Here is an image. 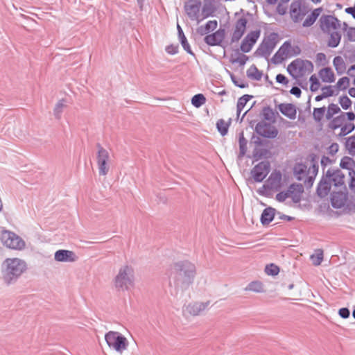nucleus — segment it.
<instances>
[{"label": "nucleus", "instance_id": "1", "mask_svg": "<svg viewBox=\"0 0 355 355\" xmlns=\"http://www.w3.org/2000/svg\"><path fill=\"white\" fill-rule=\"evenodd\" d=\"M3 265V279L7 284L16 280L27 270L26 262L17 257L6 259Z\"/></svg>", "mask_w": 355, "mask_h": 355}, {"label": "nucleus", "instance_id": "2", "mask_svg": "<svg viewBox=\"0 0 355 355\" xmlns=\"http://www.w3.org/2000/svg\"><path fill=\"white\" fill-rule=\"evenodd\" d=\"M114 286L121 291H127L135 284L134 269L128 265L121 267L114 279Z\"/></svg>", "mask_w": 355, "mask_h": 355}, {"label": "nucleus", "instance_id": "3", "mask_svg": "<svg viewBox=\"0 0 355 355\" xmlns=\"http://www.w3.org/2000/svg\"><path fill=\"white\" fill-rule=\"evenodd\" d=\"M318 167L315 164L309 168L303 164H297L294 166L293 173L297 180L303 181L304 186L311 187L318 173Z\"/></svg>", "mask_w": 355, "mask_h": 355}, {"label": "nucleus", "instance_id": "4", "mask_svg": "<svg viewBox=\"0 0 355 355\" xmlns=\"http://www.w3.org/2000/svg\"><path fill=\"white\" fill-rule=\"evenodd\" d=\"M313 65L311 61L297 58L287 67L289 74L294 78H302L313 71Z\"/></svg>", "mask_w": 355, "mask_h": 355}, {"label": "nucleus", "instance_id": "5", "mask_svg": "<svg viewBox=\"0 0 355 355\" xmlns=\"http://www.w3.org/2000/svg\"><path fill=\"white\" fill-rule=\"evenodd\" d=\"M191 275H197L196 265L188 261H178L174 262L170 268V279L172 277H184Z\"/></svg>", "mask_w": 355, "mask_h": 355}, {"label": "nucleus", "instance_id": "6", "mask_svg": "<svg viewBox=\"0 0 355 355\" xmlns=\"http://www.w3.org/2000/svg\"><path fill=\"white\" fill-rule=\"evenodd\" d=\"M197 275L184 277H172L169 280V286L173 288L176 294L189 293L193 289Z\"/></svg>", "mask_w": 355, "mask_h": 355}, {"label": "nucleus", "instance_id": "7", "mask_svg": "<svg viewBox=\"0 0 355 355\" xmlns=\"http://www.w3.org/2000/svg\"><path fill=\"white\" fill-rule=\"evenodd\" d=\"M105 341L110 348L122 354L128 349V340L121 333L110 331L105 335Z\"/></svg>", "mask_w": 355, "mask_h": 355}, {"label": "nucleus", "instance_id": "8", "mask_svg": "<svg viewBox=\"0 0 355 355\" xmlns=\"http://www.w3.org/2000/svg\"><path fill=\"white\" fill-rule=\"evenodd\" d=\"M0 241L9 249L21 250L25 247V242L18 235L8 230H3L0 232Z\"/></svg>", "mask_w": 355, "mask_h": 355}, {"label": "nucleus", "instance_id": "9", "mask_svg": "<svg viewBox=\"0 0 355 355\" xmlns=\"http://www.w3.org/2000/svg\"><path fill=\"white\" fill-rule=\"evenodd\" d=\"M277 42V34L272 33L266 37L259 48L256 51V53L259 56L267 57L270 55Z\"/></svg>", "mask_w": 355, "mask_h": 355}, {"label": "nucleus", "instance_id": "10", "mask_svg": "<svg viewBox=\"0 0 355 355\" xmlns=\"http://www.w3.org/2000/svg\"><path fill=\"white\" fill-rule=\"evenodd\" d=\"M254 142L257 144L253 152V156L256 159H266L271 157L270 149L272 145L269 141H261L257 138Z\"/></svg>", "mask_w": 355, "mask_h": 355}, {"label": "nucleus", "instance_id": "11", "mask_svg": "<svg viewBox=\"0 0 355 355\" xmlns=\"http://www.w3.org/2000/svg\"><path fill=\"white\" fill-rule=\"evenodd\" d=\"M307 13L308 10L301 0H295L291 3L290 16L293 22L298 23L301 21Z\"/></svg>", "mask_w": 355, "mask_h": 355}, {"label": "nucleus", "instance_id": "12", "mask_svg": "<svg viewBox=\"0 0 355 355\" xmlns=\"http://www.w3.org/2000/svg\"><path fill=\"white\" fill-rule=\"evenodd\" d=\"M96 162L100 175L105 176L108 173L110 168V154L108 151L102 147H99Z\"/></svg>", "mask_w": 355, "mask_h": 355}, {"label": "nucleus", "instance_id": "13", "mask_svg": "<svg viewBox=\"0 0 355 355\" xmlns=\"http://www.w3.org/2000/svg\"><path fill=\"white\" fill-rule=\"evenodd\" d=\"M320 28L324 33L341 30L340 21L334 16L323 15L320 19Z\"/></svg>", "mask_w": 355, "mask_h": 355}, {"label": "nucleus", "instance_id": "14", "mask_svg": "<svg viewBox=\"0 0 355 355\" xmlns=\"http://www.w3.org/2000/svg\"><path fill=\"white\" fill-rule=\"evenodd\" d=\"M255 130L257 134L266 138H275L278 134V130L275 125L265 121L257 123Z\"/></svg>", "mask_w": 355, "mask_h": 355}, {"label": "nucleus", "instance_id": "15", "mask_svg": "<svg viewBox=\"0 0 355 355\" xmlns=\"http://www.w3.org/2000/svg\"><path fill=\"white\" fill-rule=\"evenodd\" d=\"M270 171V164L268 162H261L256 165L252 170L251 174L256 182H261Z\"/></svg>", "mask_w": 355, "mask_h": 355}, {"label": "nucleus", "instance_id": "16", "mask_svg": "<svg viewBox=\"0 0 355 355\" xmlns=\"http://www.w3.org/2000/svg\"><path fill=\"white\" fill-rule=\"evenodd\" d=\"M326 175H329V182L331 186L335 187L344 186L345 175L339 169L329 168L327 170Z\"/></svg>", "mask_w": 355, "mask_h": 355}, {"label": "nucleus", "instance_id": "17", "mask_svg": "<svg viewBox=\"0 0 355 355\" xmlns=\"http://www.w3.org/2000/svg\"><path fill=\"white\" fill-rule=\"evenodd\" d=\"M201 2L199 0H189L185 6V11L191 19L198 20Z\"/></svg>", "mask_w": 355, "mask_h": 355}, {"label": "nucleus", "instance_id": "18", "mask_svg": "<svg viewBox=\"0 0 355 355\" xmlns=\"http://www.w3.org/2000/svg\"><path fill=\"white\" fill-rule=\"evenodd\" d=\"M209 305V302H195L189 304L185 308V312L192 316L200 315L202 313Z\"/></svg>", "mask_w": 355, "mask_h": 355}, {"label": "nucleus", "instance_id": "19", "mask_svg": "<svg viewBox=\"0 0 355 355\" xmlns=\"http://www.w3.org/2000/svg\"><path fill=\"white\" fill-rule=\"evenodd\" d=\"M289 198L293 202H299L301 200L302 193L304 191V187L301 184H293L286 190Z\"/></svg>", "mask_w": 355, "mask_h": 355}, {"label": "nucleus", "instance_id": "20", "mask_svg": "<svg viewBox=\"0 0 355 355\" xmlns=\"http://www.w3.org/2000/svg\"><path fill=\"white\" fill-rule=\"evenodd\" d=\"M292 45L289 42H285L279 48L277 53L274 55L273 59L277 62H281L287 57L292 56Z\"/></svg>", "mask_w": 355, "mask_h": 355}, {"label": "nucleus", "instance_id": "21", "mask_svg": "<svg viewBox=\"0 0 355 355\" xmlns=\"http://www.w3.org/2000/svg\"><path fill=\"white\" fill-rule=\"evenodd\" d=\"M331 187V182H329V175H325L318 184L317 188L318 195L320 197H325L328 195Z\"/></svg>", "mask_w": 355, "mask_h": 355}, {"label": "nucleus", "instance_id": "22", "mask_svg": "<svg viewBox=\"0 0 355 355\" xmlns=\"http://www.w3.org/2000/svg\"><path fill=\"white\" fill-rule=\"evenodd\" d=\"M278 108L282 114L288 119H295L296 118L297 110L294 105L291 103H281L279 105Z\"/></svg>", "mask_w": 355, "mask_h": 355}, {"label": "nucleus", "instance_id": "23", "mask_svg": "<svg viewBox=\"0 0 355 355\" xmlns=\"http://www.w3.org/2000/svg\"><path fill=\"white\" fill-rule=\"evenodd\" d=\"M76 256L72 251L60 250L55 253V259L61 262H72L76 261Z\"/></svg>", "mask_w": 355, "mask_h": 355}, {"label": "nucleus", "instance_id": "24", "mask_svg": "<svg viewBox=\"0 0 355 355\" xmlns=\"http://www.w3.org/2000/svg\"><path fill=\"white\" fill-rule=\"evenodd\" d=\"M224 38L225 31L220 29L213 34L207 35L205 38V40L209 45H217L223 42Z\"/></svg>", "mask_w": 355, "mask_h": 355}, {"label": "nucleus", "instance_id": "25", "mask_svg": "<svg viewBox=\"0 0 355 355\" xmlns=\"http://www.w3.org/2000/svg\"><path fill=\"white\" fill-rule=\"evenodd\" d=\"M261 31L256 29L245 36V53L249 52L260 37Z\"/></svg>", "mask_w": 355, "mask_h": 355}, {"label": "nucleus", "instance_id": "26", "mask_svg": "<svg viewBox=\"0 0 355 355\" xmlns=\"http://www.w3.org/2000/svg\"><path fill=\"white\" fill-rule=\"evenodd\" d=\"M232 123L231 118L219 119L216 123V128L221 136H225L228 132V129Z\"/></svg>", "mask_w": 355, "mask_h": 355}, {"label": "nucleus", "instance_id": "27", "mask_svg": "<svg viewBox=\"0 0 355 355\" xmlns=\"http://www.w3.org/2000/svg\"><path fill=\"white\" fill-rule=\"evenodd\" d=\"M282 182V174L279 172L272 173L267 180L268 186L272 189L280 188Z\"/></svg>", "mask_w": 355, "mask_h": 355}, {"label": "nucleus", "instance_id": "28", "mask_svg": "<svg viewBox=\"0 0 355 355\" xmlns=\"http://www.w3.org/2000/svg\"><path fill=\"white\" fill-rule=\"evenodd\" d=\"M331 205L335 208L344 206L346 200L345 195L342 192H334L331 196Z\"/></svg>", "mask_w": 355, "mask_h": 355}, {"label": "nucleus", "instance_id": "29", "mask_svg": "<svg viewBox=\"0 0 355 355\" xmlns=\"http://www.w3.org/2000/svg\"><path fill=\"white\" fill-rule=\"evenodd\" d=\"M244 33V19L238 20L232 35V42H238Z\"/></svg>", "mask_w": 355, "mask_h": 355}, {"label": "nucleus", "instance_id": "30", "mask_svg": "<svg viewBox=\"0 0 355 355\" xmlns=\"http://www.w3.org/2000/svg\"><path fill=\"white\" fill-rule=\"evenodd\" d=\"M275 209L272 207L266 208L261 216V222L263 225L269 224L274 218Z\"/></svg>", "mask_w": 355, "mask_h": 355}, {"label": "nucleus", "instance_id": "31", "mask_svg": "<svg viewBox=\"0 0 355 355\" xmlns=\"http://www.w3.org/2000/svg\"><path fill=\"white\" fill-rule=\"evenodd\" d=\"M319 76L325 83H333L335 80L334 73L331 68L325 67L319 71Z\"/></svg>", "mask_w": 355, "mask_h": 355}, {"label": "nucleus", "instance_id": "32", "mask_svg": "<svg viewBox=\"0 0 355 355\" xmlns=\"http://www.w3.org/2000/svg\"><path fill=\"white\" fill-rule=\"evenodd\" d=\"M328 33L330 35L328 46L333 48L338 46L341 40V31L337 30Z\"/></svg>", "mask_w": 355, "mask_h": 355}, {"label": "nucleus", "instance_id": "33", "mask_svg": "<svg viewBox=\"0 0 355 355\" xmlns=\"http://www.w3.org/2000/svg\"><path fill=\"white\" fill-rule=\"evenodd\" d=\"M345 122L346 121L344 118V115L340 113L339 116L331 119L328 126L331 130H336L338 128H341Z\"/></svg>", "mask_w": 355, "mask_h": 355}, {"label": "nucleus", "instance_id": "34", "mask_svg": "<svg viewBox=\"0 0 355 355\" xmlns=\"http://www.w3.org/2000/svg\"><path fill=\"white\" fill-rule=\"evenodd\" d=\"M321 10L319 8L315 9L311 15H309L306 19L304 21L302 26L304 27H309L312 26L315 21H316L317 18L320 14Z\"/></svg>", "mask_w": 355, "mask_h": 355}, {"label": "nucleus", "instance_id": "35", "mask_svg": "<svg viewBox=\"0 0 355 355\" xmlns=\"http://www.w3.org/2000/svg\"><path fill=\"white\" fill-rule=\"evenodd\" d=\"M217 21L216 20L209 21L205 26H200L198 28V32L201 35H205L210 31L215 30L217 28Z\"/></svg>", "mask_w": 355, "mask_h": 355}, {"label": "nucleus", "instance_id": "36", "mask_svg": "<svg viewBox=\"0 0 355 355\" xmlns=\"http://www.w3.org/2000/svg\"><path fill=\"white\" fill-rule=\"evenodd\" d=\"M247 76L252 80H259L262 77V73L255 66L252 65L247 70Z\"/></svg>", "mask_w": 355, "mask_h": 355}, {"label": "nucleus", "instance_id": "37", "mask_svg": "<svg viewBox=\"0 0 355 355\" xmlns=\"http://www.w3.org/2000/svg\"><path fill=\"white\" fill-rule=\"evenodd\" d=\"M339 112H340L339 106L336 104L331 103L327 107L325 117L327 120H331L335 114Z\"/></svg>", "mask_w": 355, "mask_h": 355}, {"label": "nucleus", "instance_id": "38", "mask_svg": "<svg viewBox=\"0 0 355 355\" xmlns=\"http://www.w3.org/2000/svg\"><path fill=\"white\" fill-rule=\"evenodd\" d=\"M334 66L338 73H343L345 71V64L340 56H336L333 60Z\"/></svg>", "mask_w": 355, "mask_h": 355}, {"label": "nucleus", "instance_id": "39", "mask_svg": "<svg viewBox=\"0 0 355 355\" xmlns=\"http://www.w3.org/2000/svg\"><path fill=\"white\" fill-rule=\"evenodd\" d=\"M326 114V107L314 108L313 111V117L316 122H320Z\"/></svg>", "mask_w": 355, "mask_h": 355}, {"label": "nucleus", "instance_id": "40", "mask_svg": "<svg viewBox=\"0 0 355 355\" xmlns=\"http://www.w3.org/2000/svg\"><path fill=\"white\" fill-rule=\"evenodd\" d=\"M206 102V98L203 94H199L193 96L191 98V103L196 107H200Z\"/></svg>", "mask_w": 355, "mask_h": 355}, {"label": "nucleus", "instance_id": "41", "mask_svg": "<svg viewBox=\"0 0 355 355\" xmlns=\"http://www.w3.org/2000/svg\"><path fill=\"white\" fill-rule=\"evenodd\" d=\"M354 165V160L349 157H344L340 160V166L342 168L352 170Z\"/></svg>", "mask_w": 355, "mask_h": 355}, {"label": "nucleus", "instance_id": "42", "mask_svg": "<svg viewBox=\"0 0 355 355\" xmlns=\"http://www.w3.org/2000/svg\"><path fill=\"white\" fill-rule=\"evenodd\" d=\"M355 128V125L353 123H345L342 128H340V132L339 133L340 136H345L349 133L352 132Z\"/></svg>", "mask_w": 355, "mask_h": 355}, {"label": "nucleus", "instance_id": "43", "mask_svg": "<svg viewBox=\"0 0 355 355\" xmlns=\"http://www.w3.org/2000/svg\"><path fill=\"white\" fill-rule=\"evenodd\" d=\"M311 259L315 266L320 265L323 260V252L322 250H318L315 254L311 256Z\"/></svg>", "mask_w": 355, "mask_h": 355}, {"label": "nucleus", "instance_id": "44", "mask_svg": "<svg viewBox=\"0 0 355 355\" xmlns=\"http://www.w3.org/2000/svg\"><path fill=\"white\" fill-rule=\"evenodd\" d=\"M345 146L351 155H355V136L347 138Z\"/></svg>", "mask_w": 355, "mask_h": 355}, {"label": "nucleus", "instance_id": "45", "mask_svg": "<svg viewBox=\"0 0 355 355\" xmlns=\"http://www.w3.org/2000/svg\"><path fill=\"white\" fill-rule=\"evenodd\" d=\"M349 85V79L347 77H343L338 80L336 85L334 86L338 90H344Z\"/></svg>", "mask_w": 355, "mask_h": 355}, {"label": "nucleus", "instance_id": "46", "mask_svg": "<svg viewBox=\"0 0 355 355\" xmlns=\"http://www.w3.org/2000/svg\"><path fill=\"white\" fill-rule=\"evenodd\" d=\"M265 272L268 275H277L279 272V268L278 266L273 263H270L267 265L265 268Z\"/></svg>", "mask_w": 355, "mask_h": 355}, {"label": "nucleus", "instance_id": "47", "mask_svg": "<svg viewBox=\"0 0 355 355\" xmlns=\"http://www.w3.org/2000/svg\"><path fill=\"white\" fill-rule=\"evenodd\" d=\"M231 78L235 85L241 88L244 87V80L238 76L236 71L231 74Z\"/></svg>", "mask_w": 355, "mask_h": 355}, {"label": "nucleus", "instance_id": "48", "mask_svg": "<svg viewBox=\"0 0 355 355\" xmlns=\"http://www.w3.org/2000/svg\"><path fill=\"white\" fill-rule=\"evenodd\" d=\"M248 289L254 292L260 293L263 291V285L259 282H253L248 286Z\"/></svg>", "mask_w": 355, "mask_h": 355}, {"label": "nucleus", "instance_id": "49", "mask_svg": "<svg viewBox=\"0 0 355 355\" xmlns=\"http://www.w3.org/2000/svg\"><path fill=\"white\" fill-rule=\"evenodd\" d=\"M339 103L344 110H347L352 105V101L347 96H344L340 97Z\"/></svg>", "mask_w": 355, "mask_h": 355}, {"label": "nucleus", "instance_id": "50", "mask_svg": "<svg viewBox=\"0 0 355 355\" xmlns=\"http://www.w3.org/2000/svg\"><path fill=\"white\" fill-rule=\"evenodd\" d=\"M334 89H335V87L331 86V85L322 87L321 90H322L323 96H324L325 98H327V97L332 96L333 95H334Z\"/></svg>", "mask_w": 355, "mask_h": 355}, {"label": "nucleus", "instance_id": "51", "mask_svg": "<svg viewBox=\"0 0 355 355\" xmlns=\"http://www.w3.org/2000/svg\"><path fill=\"white\" fill-rule=\"evenodd\" d=\"M310 82H311V90L312 92L317 91L320 87V82L317 77L314 75L311 76L310 77Z\"/></svg>", "mask_w": 355, "mask_h": 355}, {"label": "nucleus", "instance_id": "52", "mask_svg": "<svg viewBox=\"0 0 355 355\" xmlns=\"http://www.w3.org/2000/svg\"><path fill=\"white\" fill-rule=\"evenodd\" d=\"M66 107V101L64 99L59 101L55 105L54 112L56 114H60L64 107Z\"/></svg>", "mask_w": 355, "mask_h": 355}, {"label": "nucleus", "instance_id": "53", "mask_svg": "<svg viewBox=\"0 0 355 355\" xmlns=\"http://www.w3.org/2000/svg\"><path fill=\"white\" fill-rule=\"evenodd\" d=\"M287 3H283L282 1L279 2V4L277 6V12L280 15H284L286 13L287 11Z\"/></svg>", "mask_w": 355, "mask_h": 355}, {"label": "nucleus", "instance_id": "54", "mask_svg": "<svg viewBox=\"0 0 355 355\" xmlns=\"http://www.w3.org/2000/svg\"><path fill=\"white\" fill-rule=\"evenodd\" d=\"M244 108V96H241L239 98L238 103H237V116L238 118L240 117L241 112Z\"/></svg>", "mask_w": 355, "mask_h": 355}, {"label": "nucleus", "instance_id": "55", "mask_svg": "<svg viewBox=\"0 0 355 355\" xmlns=\"http://www.w3.org/2000/svg\"><path fill=\"white\" fill-rule=\"evenodd\" d=\"M166 51L171 55H175L178 52V46L170 44L166 47Z\"/></svg>", "mask_w": 355, "mask_h": 355}, {"label": "nucleus", "instance_id": "56", "mask_svg": "<svg viewBox=\"0 0 355 355\" xmlns=\"http://www.w3.org/2000/svg\"><path fill=\"white\" fill-rule=\"evenodd\" d=\"M288 198H289V197L288 195V192L286 191H282V192L277 193L276 196V199L279 202H284Z\"/></svg>", "mask_w": 355, "mask_h": 355}, {"label": "nucleus", "instance_id": "57", "mask_svg": "<svg viewBox=\"0 0 355 355\" xmlns=\"http://www.w3.org/2000/svg\"><path fill=\"white\" fill-rule=\"evenodd\" d=\"M338 314L341 318L347 319L349 317L350 311L347 308H341L338 311Z\"/></svg>", "mask_w": 355, "mask_h": 355}, {"label": "nucleus", "instance_id": "58", "mask_svg": "<svg viewBox=\"0 0 355 355\" xmlns=\"http://www.w3.org/2000/svg\"><path fill=\"white\" fill-rule=\"evenodd\" d=\"M347 36L349 41H355V28H349L347 31Z\"/></svg>", "mask_w": 355, "mask_h": 355}, {"label": "nucleus", "instance_id": "59", "mask_svg": "<svg viewBox=\"0 0 355 355\" xmlns=\"http://www.w3.org/2000/svg\"><path fill=\"white\" fill-rule=\"evenodd\" d=\"M276 81L279 83L286 85L288 83L286 77L283 74H277L276 76Z\"/></svg>", "mask_w": 355, "mask_h": 355}, {"label": "nucleus", "instance_id": "60", "mask_svg": "<svg viewBox=\"0 0 355 355\" xmlns=\"http://www.w3.org/2000/svg\"><path fill=\"white\" fill-rule=\"evenodd\" d=\"M181 42H182V46L184 49V50L187 51L189 53H192L191 51V49H190V46L188 44V42L187 41V39L184 37V35H183V37H182Z\"/></svg>", "mask_w": 355, "mask_h": 355}, {"label": "nucleus", "instance_id": "61", "mask_svg": "<svg viewBox=\"0 0 355 355\" xmlns=\"http://www.w3.org/2000/svg\"><path fill=\"white\" fill-rule=\"evenodd\" d=\"M343 115H344V118L345 121L347 119L349 121H354L355 119V114L352 112H341Z\"/></svg>", "mask_w": 355, "mask_h": 355}, {"label": "nucleus", "instance_id": "62", "mask_svg": "<svg viewBox=\"0 0 355 355\" xmlns=\"http://www.w3.org/2000/svg\"><path fill=\"white\" fill-rule=\"evenodd\" d=\"M243 133H241L240 137H239V146H240L239 157L244 154V143L243 141Z\"/></svg>", "mask_w": 355, "mask_h": 355}, {"label": "nucleus", "instance_id": "63", "mask_svg": "<svg viewBox=\"0 0 355 355\" xmlns=\"http://www.w3.org/2000/svg\"><path fill=\"white\" fill-rule=\"evenodd\" d=\"M290 92L291 94H293L297 97H300L302 93L301 89L297 87H292Z\"/></svg>", "mask_w": 355, "mask_h": 355}, {"label": "nucleus", "instance_id": "64", "mask_svg": "<svg viewBox=\"0 0 355 355\" xmlns=\"http://www.w3.org/2000/svg\"><path fill=\"white\" fill-rule=\"evenodd\" d=\"M354 175H352V173L349 172V175H351V180L349 183V187L352 189L355 190V172L352 171Z\"/></svg>", "mask_w": 355, "mask_h": 355}]
</instances>
